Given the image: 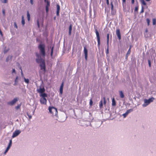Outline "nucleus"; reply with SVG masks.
<instances>
[{"label":"nucleus","instance_id":"1a4fd4ad","mask_svg":"<svg viewBox=\"0 0 156 156\" xmlns=\"http://www.w3.org/2000/svg\"><path fill=\"white\" fill-rule=\"evenodd\" d=\"M133 109L132 108H131L129 109L126 111L125 113L123 114L122 115L123 116L124 118H125L128 115L130 112H133Z\"/></svg>","mask_w":156,"mask_h":156},{"label":"nucleus","instance_id":"f3484780","mask_svg":"<svg viewBox=\"0 0 156 156\" xmlns=\"http://www.w3.org/2000/svg\"><path fill=\"white\" fill-rule=\"evenodd\" d=\"M49 48L51 49V52L50 55H51V56L52 57V56L53 55L54 46H53L52 47H51V46H50V47H48V50H49Z\"/></svg>","mask_w":156,"mask_h":156},{"label":"nucleus","instance_id":"5701e85b","mask_svg":"<svg viewBox=\"0 0 156 156\" xmlns=\"http://www.w3.org/2000/svg\"><path fill=\"white\" fill-rule=\"evenodd\" d=\"M21 23L23 26L25 24V21L23 16H22Z\"/></svg>","mask_w":156,"mask_h":156},{"label":"nucleus","instance_id":"c756f323","mask_svg":"<svg viewBox=\"0 0 156 156\" xmlns=\"http://www.w3.org/2000/svg\"><path fill=\"white\" fill-rule=\"evenodd\" d=\"M24 81L26 83H29V80L28 79H26L24 78Z\"/></svg>","mask_w":156,"mask_h":156},{"label":"nucleus","instance_id":"79ce46f5","mask_svg":"<svg viewBox=\"0 0 156 156\" xmlns=\"http://www.w3.org/2000/svg\"><path fill=\"white\" fill-rule=\"evenodd\" d=\"M109 41V34H107V41Z\"/></svg>","mask_w":156,"mask_h":156},{"label":"nucleus","instance_id":"4d7b16f0","mask_svg":"<svg viewBox=\"0 0 156 156\" xmlns=\"http://www.w3.org/2000/svg\"><path fill=\"white\" fill-rule=\"evenodd\" d=\"M21 69V71H22L21 73V74L22 76L23 75V72H22V69Z\"/></svg>","mask_w":156,"mask_h":156},{"label":"nucleus","instance_id":"37998d69","mask_svg":"<svg viewBox=\"0 0 156 156\" xmlns=\"http://www.w3.org/2000/svg\"><path fill=\"white\" fill-rule=\"evenodd\" d=\"M14 27L16 28H17V25L16 22L14 23Z\"/></svg>","mask_w":156,"mask_h":156},{"label":"nucleus","instance_id":"a19ab883","mask_svg":"<svg viewBox=\"0 0 156 156\" xmlns=\"http://www.w3.org/2000/svg\"><path fill=\"white\" fill-rule=\"evenodd\" d=\"M18 76H17L15 79V82H18Z\"/></svg>","mask_w":156,"mask_h":156},{"label":"nucleus","instance_id":"3c124183","mask_svg":"<svg viewBox=\"0 0 156 156\" xmlns=\"http://www.w3.org/2000/svg\"><path fill=\"white\" fill-rule=\"evenodd\" d=\"M106 3L108 5H109V0H106Z\"/></svg>","mask_w":156,"mask_h":156},{"label":"nucleus","instance_id":"473e14b6","mask_svg":"<svg viewBox=\"0 0 156 156\" xmlns=\"http://www.w3.org/2000/svg\"><path fill=\"white\" fill-rule=\"evenodd\" d=\"M37 24L38 26V28H40V24H39V20L38 19L37 20Z\"/></svg>","mask_w":156,"mask_h":156},{"label":"nucleus","instance_id":"bf43d9fd","mask_svg":"<svg viewBox=\"0 0 156 156\" xmlns=\"http://www.w3.org/2000/svg\"><path fill=\"white\" fill-rule=\"evenodd\" d=\"M100 125H101V124H100V123L99 124V125L98 126H97V128H98V127H99L100 126Z\"/></svg>","mask_w":156,"mask_h":156},{"label":"nucleus","instance_id":"7ed1b4c3","mask_svg":"<svg viewBox=\"0 0 156 156\" xmlns=\"http://www.w3.org/2000/svg\"><path fill=\"white\" fill-rule=\"evenodd\" d=\"M49 111L53 115L55 114V115H56L58 113L57 109L54 107H49L48 108Z\"/></svg>","mask_w":156,"mask_h":156},{"label":"nucleus","instance_id":"bb28decb","mask_svg":"<svg viewBox=\"0 0 156 156\" xmlns=\"http://www.w3.org/2000/svg\"><path fill=\"white\" fill-rule=\"evenodd\" d=\"M156 24V19H153V25H154Z\"/></svg>","mask_w":156,"mask_h":156},{"label":"nucleus","instance_id":"ea45409f","mask_svg":"<svg viewBox=\"0 0 156 156\" xmlns=\"http://www.w3.org/2000/svg\"><path fill=\"white\" fill-rule=\"evenodd\" d=\"M9 51V49L5 50L4 51V54L6 53Z\"/></svg>","mask_w":156,"mask_h":156},{"label":"nucleus","instance_id":"6ab92c4d","mask_svg":"<svg viewBox=\"0 0 156 156\" xmlns=\"http://www.w3.org/2000/svg\"><path fill=\"white\" fill-rule=\"evenodd\" d=\"M103 101L102 100H101L99 102V108L100 109H102L103 108Z\"/></svg>","mask_w":156,"mask_h":156},{"label":"nucleus","instance_id":"a211bd4d","mask_svg":"<svg viewBox=\"0 0 156 156\" xmlns=\"http://www.w3.org/2000/svg\"><path fill=\"white\" fill-rule=\"evenodd\" d=\"M72 30V25L70 24L69 28V35H71V31Z\"/></svg>","mask_w":156,"mask_h":156},{"label":"nucleus","instance_id":"72a5a7b5","mask_svg":"<svg viewBox=\"0 0 156 156\" xmlns=\"http://www.w3.org/2000/svg\"><path fill=\"white\" fill-rule=\"evenodd\" d=\"M103 100L104 105H105L106 104V101L105 100V97L103 98Z\"/></svg>","mask_w":156,"mask_h":156},{"label":"nucleus","instance_id":"e2e57ef3","mask_svg":"<svg viewBox=\"0 0 156 156\" xmlns=\"http://www.w3.org/2000/svg\"><path fill=\"white\" fill-rule=\"evenodd\" d=\"M147 31H148V30H147V29H146V32H147Z\"/></svg>","mask_w":156,"mask_h":156},{"label":"nucleus","instance_id":"ddd939ff","mask_svg":"<svg viewBox=\"0 0 156 156\" xmlns=\"http://www.w3.org/2000/svg\"><path fill=\"white\" fill-rule=\"evenodd\" d=\"M47 4L45 6L46 12L48 13L49 11V7L50 5V2H47Z\"/></svg>","mask_w":156,"mask_h":156},{"label":"nucleus","instance_id":"412c9836","mask_svg":"<svg viewBox=\"0 0 156 156\" xmlns=\"http://www.w3.org/2000/svg\"><path fill=\"white\" fill-rule=\"evenodd\" d=\"M119 94L120 95V96L121 98H123L124 97V94L122 91H119Z\"/></svg>","mask_w":156,"mask_h":156},{"label":"nucleus","instance_id":"4be33fe9","mask_svg":"<svg viewBox=\"0 0 156 156\" xmlns=\"http://www.w3.org/2000/svg\"><path fill=\"white\" fill-rule=\"evenodd\" d=\"M116 101H115L114 98H113L112 99V106H115L116 105Z\"/></svg>","mask_w":156,"mask_h":156},{"label":"nucleus","instance_id":"6e6552de","mask_svg":"<svg viewBox=\"0 0 156 156\" xmlns=\"http://www.w3.org/2000/svg\"><path fill=\"white\" fill-rule=\"evenodd\" d=\"M84 53L85 55V58L86 60H87V55H88V50L85 46L83 50Z\"/></svg>","mask_w":156,"mask_h":156},{"label":"nucleus","instance_id":"13d9d810","mask_svg":"<svg viewBox=\"0 0 156 156\" xmlns=\"http://www.w3.org/2000/svg\"><path fill=\"white\" fill-rule=\"evenodd\" d=\"M44 2H49L48 1H47V0H44Z\"/></svg>","mask_w":156,"mask_h":156},{"label":"nucleus","instance_id":"864d4df0","mask_svg":"<svg viewBox=\"0 0 156 156\" xmlns=\"http://www.w3.org/2000/svg\"><path fill=\"white\" fill-rule=\"evenodd\" d=\"M17 82H16H16H15V83H14V84H13V85H14V86H16L17 85Z\"/></svg>","mask_w":156,"mask_h":156},{"label":"nucleus","instance_id":"58836bf2","mask_svg":"<svg viewBox=\"0 0 156 156\" xmlns=\"http://www.w3.org/2000/svg\"><path fill=\"white\" fill-rule=\"evenodd\" d=\"M106 55H107L109 53V48H107L106 51Z\"/></svg>","mask_w":156,"mask_h":156},{"label":"nucleus","instance_id":"8fccbe9b","mask_svg":"<svg viewBox=\"0 0 156 156\" xmlns=\"http://www.w3.org/2000/svg\"><path fill=\"white\" fill-rule=\"evenodd\" d=\"M8 151H9L8 150L6 149V150H5V151L4 153V154H5Z\"/></svg>","mask_w":156,"mask_h":156},{"label":"nucleus","instance_id":"603ef678","mask_svg":"<svg viewBox=\"0 0 156 156\" xmlns=\"http://www.w3.org/2000/svg\"><path fill=\"white\" fill-rule=\"evenodd\" d=\"M30 2L32 5H33V0H30Z\"/></svg>","mask_w":156,"mask_h":156},{"label":"nucleus","instance_id":"09e8293b","mask_svg":"<svg viewBox=\"0 0 156 156\" xmlns=\"http://www.w3.org/2000/svg\"><path fill=\"white\" fill-rule=\"evenodd\" d=\"M107 48H109V41H107Z\"/></svg>","mask_w":156,"mask_h":156},{"label":"nucleus","instance_id":"39448f33","mask_svg":"<svg viewBox=\"0 0 156 156\" xmlns=\"http://www.w3.org/2000/svg\"><path fill=\"white\" fill-rule=\"evenodd\" d=\"M95 32L96 35V37L98 41V48H99L100 47V38L99 36V33L96 28H95Z\"/></svg>","mask_w":156,"mask_h":156},{"label":"nucleus","instance_id":"de8ad7c7","mask_svg":"<svg viewBox=\"0 0 156 156\" xmlns=\"http://www.w3.org/2000/svg\"><path fill=\"white\" fill-rule=\"evenodd\" d=\"M122 5L123 6H124V4L123 3H125L126 2V0H122Z\"/></svg>","mask_w":156,"mask_h":156},{"label":"nucleus","instance_id":"7c9ffc66","mask_svg":"<svg viewBox=\"0 0 156 156\" xmlns=\"http://www.w3.org/2000/svg\"><path fill=\"white\" fill-rule=\"evenodd\" d=\"M146 21L147 23L148 26H149L150 25V20L148 18H147L146 19Z\"/></svg>","mask_w":156,"mask_h":156},{"label":"nucleus","instance_id":"f704fd0d","mask_svg":"<svg viewBox=\"0 0 156 156\" xmlns=\"http://www.w3.org/2000/svg\"><path fill=\"white\" fill-rule=\"evenodd\" d=\"M1 2L4 3H6L7 2V0H1Z\"/></svg>","mask_w":156,"mask_h":156},{"label":"nucleus","instance_id":"cd10ccee","mask_svg":"<svg viewBox=\"0 0 156 156\" xmlns=\"http://www.w3.org/2000/svg\"><path fill=\"white\" fill-rule=\"evenodd\" d=\"M111 10L112 11L113 10V7H114V6L113 4V3H112V2H111Z\"/></svg>","mask_w":156,"mask_h":156},{"label":"nucleus","instance_id":"49530a36","mask_svg":"<svg viewBox=\"0 0 156 156\" xmlns=\"http://www.w3.org/2000/svg\"><path fill=\"white\" fill-rule=\"evenodd\" d=\"M2 14L3 16L5 15V10L4 9H3L2 10Z\"/></svg>","mask_w":156,"mask_h":156},{"label":"nucleus","instance_id":"b1692460","mask_svg":"<svg viewBox=\"0 0 156 156\" xmlns=\"http://www.w3.org/2000/svg\"><path fill=\"white\" fill-rule=\"evenodd\" d=\"M27 17L28 21H29L30 20V15L28 11L27 12Z\"/></svg>","mask_w":156,"mask_h":156},{"label":"nucleus","instance_id":"aec40b11","mask_svg":"<svg viewBox=\"0 0 156 156\" xmlns=\"http://www.w3.org/2000/svg\"><path fill=\"white\" fill-rule=\"evenodd\" d=\"M12 57V56H11L10 57L9 56H8L6 59V60H5L6 62H9L10 59L11 61Z\"/></svg>","mask_w":156,"mask_h":156},{"label":"nucleus","instance_id":"052dcab7","mask_svg":"<svg viewBox=\"0 0 156 156\" xmlns=\"http://www.w3.org/2000/svg\"><path fill=\"white\" fill-rule=\"evenodd\" d=\"M36 39L37 41L38 42L39 41V40L38 38H37Z\"/></svg>","mask_w":156,"mask_h":156},{"label":"nucleus","instance_id":"423d86ee","mask_svg":"<svg viewBox=\"0 0 156 156\" xmlns=\"http://www.w3.org/2000/svg\"><path fill=\"white\" fill-rule=\"evenodd\" d=\"M19 100V98H14L11 101L8 102L7 104L11 106L13 105L17 101Z\"/></svg>","mask_w":156,"mask_h":156},{"label":"nucleus","instance_id":"69168bd1","mask_svg":"<svg viewBox=\"0 0 156 156\" xmlns=\"http://www.w3.org/2000/svg\"><path fill=\"white\" fill-rule=\"evenodd\" d=\"M54 19L55 20V17H54Z\"/></svg>","mask_w":156,"mask_h":156},{"label":"nucleus","instance_id":"e433bc0d","mask_svg":"<svg viewBox=\"0 0 156 156\" xmlns=\"http://www.w3.org/2000/svg\"><path fill=\"white\" fill-rule=\"evenodd\" d=\"M27 116L29 117L30 119H31L32 118L31 115H30L28 112L27 113Z\"/></svg>","mask_w":156,"mask_h":156},{"label":"nucleus","instance_id":"a878e982","mask_svg":"<svg viewBox=\"0 0 156 156\" xmlns=\"http://www.w3.org/2000/svg\"><path fill=\"white\" fill-rule=\"evenodd\" d=\"M140 1L141 2V4L144 5H146V3L144 1V0H140Z\"/></svg>","mask_w":156,"mask_h":156},{"label":"nucleus","instance_id":"0eeeda50","mask_svg":"<svg viewBox=\"0 0 156 156\" xmlns=\"http://www.w3.org/2000/svg\"><path fill=\"white\" fill-rule=\"evenodd\" d=\"M21 133V131L20 130H15L13 133L12 137L14 138L18 136Z\"/></svg>","mask_w":156,"mask_h":156},{"label":"nucleus","instance_id":"c03bdc74","mask_svg":"<svg viewBox=\"0 0 156 156\" xmlns=\"http://www.w3.org/2000/svg\"><path fill=\"white\" fill-rule=\"evenodd\" d=\"M12 73H16V70H15V69H12Z\"/></svg>","mask_w":156,"mask_h":156},{"label":"nucleus","instance_id":"a18cd8bd","mask_svg":"<svg viewBox=\"0 0 156 156\" xmlns=\"http://www.w3.org/2000/svg\"><path fill=\"white\" fill-rule=\"evenodd\" d=\"M12 140H11L9 141V144L12 145Z\"/></svg>","mask_w":156,"mask_h":156},{"label":"nucleus","instance_id":"6e6d98bb","mask_svg":"<svg viewBox=\"0 0 156 156\" xmlns=\"http://www.w3.org/2000/svg\"><path fill=\"white\" fill-rule=\"evenodd\" d=\"M10 148V147H9L8 146V147H7V148H6V149H8V150H9V149Z\"/></svg>","mask_w":156,"mask_h":156},{"label":"nucleus","instance_id":"4c0bfd02","mask_svg":"<svg viewBox=\"0 0 156 156\" xmlns=\"http://www.w3.org/2000/svg\"><path fill=\"white\" fill-rule=\"evenodd\" d=\"M138 9V6H136L135 7V9H134V11H137Z\"/></svg>","mask_w":156,"mask_h":156},{"label":"nucleus","instance_id":"c85d7f7f","mask_svg":"<svg viewBox=\"0 0 156 156\" xmlns=\"http://www.w3.org/2000/svg\"><path fill=\"white\" fill-rule=\"evenodd\" d=\"M93 102L92 99H91L90 100L89 104H90V106H92V105H93Z\"/></svg>","mask_w":156,"mask_h":156},{"label":"nucleus","instance_id":"f257e3e1","mask_svg":"<svg viewBox=\"0 0 156 156\" xmlns=\"http://www.w3.org/2000/svg\"><path fill=\"white\" fill-rule=\"evenodd\" d=\"M38 48L39 50L40 55L37 53H36V56L37 57L36 59V61L37 63H40L41 69L45 72L46 70L45 60L41 57L42 56L44 58L46 55L45 44L41 43L38 46Z\"/></svg>","mask_w":156,"mask_h":156},{"label":"nucleus","instance_id":"9d476101","mask_svg":"<svg viewBox=\"0 0 156 156\" xmlns=\"http://www.w3.org/2000/svg\"><path fill=\"white\" fill-rule=\"evenodd\" d=\"M40 102L41 104L46 105L47 100L46 98H41L40 99Z\"/></svg>","mask_w":156,"mask_h":156},{"label":"nucleus","instance_id":"680f3d73","mask_svg":"<svg viewBox=\"0 0 156 156\" xmlns=\"http://www.w3.org/2000/svg\"><path fill=\"white\" fill-rule=\"evenodd\" d=\"M11 146V145L9 144L8 146L10 147Z\"/></svg>","mask_w":156,"mask_h":156},{"label":"nucleus","instance_id":"20e7f679","mask_svg":"<svg viewBox=\"0 0 156 156\" xmlns=\"http://www.w3.org/2000/svg\"><path fill=\"white\" fill-rule=\"evenodd\" d=\"M43 83V82H42V84ZM37 91L38 93L40 94L45 92V89L42 84H41L40 85L39 88H37Z\"/></svg>","mask_w":156,"mask_h":156},{"label":"nucleus","instance_id":"dca6fc26","mask_svg":"<svg viewBox=\"0 0 156 156\" xmlns=\"http://www.w3.org/2000/svg\"><path fill=\"white\" fill-rule=\"evenodd\" d=\"M40 96V97H41V98H46L48 96L47 94H46L44 93V92L41 94Z\"/></svg>","mask_w":156,"mask_h":156},{"label":"nucleus","instance_id":"2eb2a0df","mask_svg":"<svg viewBox=\"0 0 156 156\" xmlns=\"http://www.w3.org/2000/svg\"><path fill=\"white\" fill-rule=\"evenodd\" d=\"M131 49V46H130L129 48V50L126 55V59H127L128 57V56L129 55L130 53Z\"/></svg>","mask_w":156,"mask_h":156},{"label":"nucleus","instance_id":"f03ea898","mask_svg":"<svg viewBox=\"0 0 156 156\" xmlns=\"http://www.w3.org/2000/svg\"><path fill=\"white\" fill-rule=\"evenodd\" d=\"M154 99V98L153 97H152L148 99H145L144 100V102L145 104L143 105V107H145L147 105H148L150 103L152 102Z\"/></svg>","mask_w":156,"mask_h":156},{"label":"nucleus","instance_id":"9b49d317","mask_svg":"<svg viewBox=\"0 0 156 156\" xmlns=\"http://www.w3.org/2000/svg\"><path fill=\"white\" fill-rule=\"evenodd\" d=\"M116 34L118 37L119 40L121 39V36L120 33V30L119 29H116Z\"/></svg>","mask_w":156,"mask_h":156},{"label":"nucleus","instance_id":"f8f14e48","mask_svg":"<svg viewBox=\"0 0 156 156\" xmlns=\"http://www.w3.org/2000/svg\"><path fill=\"white\" fill-rule=\"evenodd\" d=\"M57 10H56V15L57 16H59V11L60 9V5L58 4H57Z\"/></svg>","mask_w":156,"mask_h":156},{"label":"nucleus","instance_id":"5fc2aeb1","mask_svg":"<svg viewBox=\"0 0 156 156\" xmlns=\"http://www.w3.org/2000/svg\"><path fill=\"white\" fill-rule=\"evenodd\" d=\"M134 0H132V3L133 4L134 2Z\"/></svg>","mask_w":156,"mask_h":156},{"label":"nucleus","instance_id":"338daca9","mask_svg":"<svg viewBox=\"0 0 156 156\" xmlns=\"http://www.w3.org/2000/svg\"><path fill=\"white\" fill-rule=\"evenodd\" d=\"M4 40V39H3L2 41H3Z\"/></svg>","mask_w":156,"mask_h":156},{"label":"nucleus","instance_id":"4468645a","mask_svg":"<svg viewBox=\"0 0 156 156\" xmlns=\"http://www.w3.org/2000/svg\"><path fill=\"white\" fill-rule=\"evenodd\" d=\"M63 86H64V82H63L60 86V89H59L60 93L61 94H62L63 93Z\"/></svg>","mask_w":156,"mask_h":156},{"label":"nucleus","instance_id":"2f4dec72","mask_svg":"<svg viewBox=\"0 0 156 156\" xmlns=\"http://www.w3.org/2000/svg\"><path fill=\"white\" fill-rule=\"evenodd\" d=\"M148 62L149 65V66L151 67V63L150 59L148 60Z\"/></svg>","mask_w":156,"mask_h":156},{"label":"nucleus","instance_id":"c9c22d12","mask_svg":"<svg viewBox=\"0 0 156 156\" xmlns=\"http://www.w3.org/2000/svg\"><path fill=\"white\" fill-rule=\"evenodd\" d=\"M144 12V8L143 6H142V9L141 12H140V13H142Z\"/></svg>","mask_w":156,"mask_h":156},{"label":"nucleus","instance_id":"393cba45","mask_svg":"<svg viewBox=\"0 0 156 156\" xmlns=\"http://www.w3.org/2000/svg\"><path fill=\"white\" fill-rule=\"evenodd\" d=\"M21 105V103H20V104H19L16 106L15 107V109L16 110H17L18 109H20V108Z\"/></svg>","mask_w":156,"mask_h":156},{"label":"nucleus","instance_id":"0e129e2a","mask_svg":"<svg viewBox=\"0 0 156 156\" xmlns=\"http://www.w3.org/2000/svg\"><path fill=\"white\" fill-rule=\"evenodd\" d=\"M148 2L150 0H146Z\"/></svg>","mask_w":156,"mask_h":156}]
</instances>
